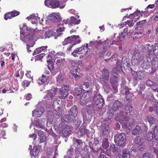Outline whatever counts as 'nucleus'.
Segmentation results:
<instances>
[{"instance_id": "5fc2aeb1", "label": "nucleus", "mask_w": 158, "mask_h": 158, "mask_svg": "<svg viewBox=\"0 0 158 158\" xmlns=\"http://www.w3.org/2000/svg\"><path fill=\"white\" fill-rule=\"evenodd\" d=\"M146 84L148 86H150L153 85H157V84L156 83L150 80H148L146 81Z\"/></svg>"}, {"instance_id": "423d86ee", "label": "nucleus", "mask_w": 158, "mask_h": 158, "mask_svg": "<svg viewBox=\"0 0 158 158\" xmlns=\"http://www.w3.org/2000/svg\"><path fill=\"white\" fill-rule=\"evenodd\" d=\"M88 44L86 43L83 45L81 47L75 49L71 54L74 57H78L80 54L85 55L88 51Z\"/></svg>"}, {"instance_id": "052dcab7", "label": "nucleus", "mask_w": 158, "mask_h": 158, "mask_svg": "<svg viewBox=\"0 0 158 158\" xmlns=\"http://www.w3.org/2000/svg\"><path fill=\"white\" fill-rule=\"evenodd\" d=\"M148 120L150 125H152L155 121L154 118L150 116L148 117Z\"/></svg>"}, {"instance_id": "338daca9", "label": "nucleus", "mask_w": 158, "mask_h": 158, "mask_svg": "<svg viewBox=\"0 0 158 158\" xmlns=\"http://www.w3.org/2000/svg\"><path fill=\"white\" fill-rule=\"evenodd\" d=\"M149 134L147 135L148 140L150 141L152 140L153 138V134L152 132L151 131L149 133Z\"/></svg>"}, {"instance_id": "9d476101", "label": "nucleus", "mask_w": 158, "mask_h": 158, "mask_svg": "<svg viewBox=\"0 0 158 158\" xmlns=\"http://www.w3.org/2000/svg\"><path fill=\"white\" fill-rule=\"evenodd\" d=\"M81 63V61H72L71 62V68L72 70H71V73L76 78L78 77L77 73L78 68H79V64Z\"/></svg>"}, {"instance_id": "4468645a", "label": "nucleus", "mask_w": 158, "mask_h": 158, "mask_svg": "<svg viewBox=\"0 0 158 158\" xmlns=\"http://www.w3.org/2000/svg\"><path fill=\"white\" fill-rule=\"evenodd\" d=\"M50 72L46 71L45 73L43 74L41 77L39 79L40 81L43 83L48 84L51 79L52 76L49 75Z\"/></svg>"}, {"instance_id": "79ce46f5", "label": "nucleus", "mask_w": 158, "mask_h": 158, "mask_svg": "<svg viewBox=\"0 0 158 158\" xmlns=\"http://www.w3.org/2000/svg\"><path fill=\"white\" fill-rule=\"evenodd\" d=\"M125 37V35L123 34V33L122 32L120 34H119L117 36V40L118 41H123Z\"/></svg>"}, {"instance_id": "a19ab883", "label": "nucleus", "mask_w": 158, "mask_h": 158, "mask_svg": "<svg viewBox=\"0 0 158 158\" xmlns=\"http://www.w3.org/2000/svg\"><path fill=\"white\" fill-rule=\"evenodd\" d=\"M122 156L123 157L129 158L130 156L129 152L127 149H125L123 151Z\"/></svg>"}, {"instance_id": "c9c22d12", "label": "nucleus", "mask_w": 158, "mask_h": 158, "mask_svg": "<svg viewBox=\"0 0 158 158\" xmlns=\"http://www.w3.org/2000/svg\"><path fill=\"white\" fill-rule=\"evenodd\" d=\"M38 38L40 39H45L47 38L45 32L41 30L39 31L38 33Z\"/></svg>"}, {"instance_id": "aec40b11", "label": "nucleus", "mask_w": 158, "mask_h": 158, "mask_svg": "<svg viewBox=\"0 0 158 158\" xmlns=\"http://www.w3.org/2000/svg\"><path fill=\"white\" fill-rule=\"evenodd\" d=\"M45 119L44 118H42L41 120L39 119L34 122V125L37 127L44 129L45 123Z\"/></svg>"}, {"instance_id": "e2e57ef3", "label": "nucleus", "mask_w": 158, "mask_h": 158, "mask_svg": "<svg viewBox=\"0 0 158 158\" xmlns=\"http://www.w3.org/2000/svg\"><path fill=\"white\" fill-rule=\"evenodd\" d=\"M135 58H137V61H138L139 64L143 61L144 59L143 57L141 56L140 55H138L137 56L135 55Z\"/></svg>"}, {"instance_id": "7ed1b4c3", "label": "nucleus", "mask_w": 158, "mask_h": 158, "mask_svg": "<svg viewBox=\"0 0 158 158\" xmlns=\"http://www.w3.org/2000/svg\"><path fill=\"white\" fill-rule=\"evenodd\" d=\"M67 20H64L60 24L58 28L55 29L54 28L45 31L47 38H49L52 36H54L55 38L56 39L57 37L60 36L62 34V32L64 30V27L63 26L64 23L66 24L69 23Z\"/></svg>"}, {"instance_id": "37998d69", "label": "nucleus", "mask_w": 158, "mask_h": 158, "mask_svg": "<svg viewBox=\"0 0 158 158\" xmlns=\"http://www.w3.org/2000/svg\"><path fill=\"white\" fill-rule=\"evenodd\" d=\"M144 141L143 139L142 138L139 136L137 137L135 139V142L136 144H141Z\"/></svg>"}, {"instance_id": "e433bc0d", "label": "nucleus", "mask_w": 158, "mask_h": 158, "mask_svg": "<svg viewBox=\"0 0 158 158\" xmlns=\"http://www.w3.org/2000/svg\"><path fill=\"white\" fill-rule=\"evenodd\" d=\"M70 43L73 44L72 36L70 37L69 36L65 39L64 41L62 43L63 45H68Z\"/></svg>"}, {"instance_id": "473e14b6", "label": "nucleus", "mask_w": 158, "mask_h": 158, "mask_svg": "<svg viewBox=\"0 0 158 158\" xmlns=\"http://www.w3.org/2000/svg\"><path fill=\"white\" fill-rule=\"evenodd\" d=\"M72 39L73 44L75 45L80 43L81 42V40L78 36L73 35L72 36Z\"/></svg>"}, {"instance_id": "f257e3e1", "label": "nucleus", "mask_w": 158, "mask_h": 158, "mask_svg": "<svg viewBox=\"0 0 158 158\" xmlns=\"http://www.w3.org/2000/svg\"><path fill=\"white\" fill-rule=\"evenodd\" d=\"M133 108L130 105H128L125 108L124 113L123 111L120 112L116 118L117 120H119V122L122 124V125L126 127L128 126V122L129 120V118L128 117L132 113V110Z\"/></svg>"}, {"instance_id": "5701e85b", "label": "nucleus", "mask_w": 158, "mask_h": 158, "mask_svg": "<svg viewBox=\"0 0 158 158\" xmlns=\"http://www.w3.org/2000/svg\"><path fill=\"white\" fill-rule=\"evenodd\" d=\"M78 113L77 107L76 106H74L71 108L69 112V115L71 117L72 120H73V119L76 116Z\"/></svg>"}, {"instance_id": "c03bdc74", "label": "nucleus", "mask_w": 158, "mask_h": 158, "mask_svg": "<svg viewBox=\"0 0 158 158\" xmlns=\"http://www.w3.org/2000/svg\"><path fill=\"white\" fill-rule=\"evenodd\" d=\"M114 42V40L110 38H108L105 41V44H107L106 46L108 45V46L113 44Z\"/></svg>"}, {"instance_id": "bb28decb", "label": "nucleus", "mask_w": 158, "mask_h": 158, "mask_svg": "<svg viewBox=\"0 0 158 158\" xmlns=\"http://www.w3.org/2000/svg\"><path fill=\"white\" fill-rule=\"evenodd\" d=\"M103 122L102 123L101 131H102L104 135H106L109 132L108 125Z\"/></svg>"}, {"instance_id": "680f3d73", "label": "nucleus", "mask_w": 158, "mask_h": 158, "mask_svg": "<svg viewBox=\"0 0 158 158\" xmlns=\"http://www.w3.org/2000/svg\"><path fill=\"white\" fill-rule=\"evenodd\" d=\"M139 35H142V33L141 32H138L135 34L133 37V39H136L140 38L141 36Z\"/></svg>"}, {"instance_id": "864d4df0", "label": "nucleus", "mask_w": 158, "mask_h": 158, "mask_svg": "<svg viewBox=\"0 0 158 158\" xmlns=\"http://www.w3.org/2000/svg\"><path fill=\"white\" fill-rule=\"evenodd\" d=\"M84 150L87 153H89L92 152V149L90 146L86 145L84 148Z\"/></svg>"}, {"instance_id": "393cba45", "label": "nucleus", "mask_w": 158, "mask_h": 158, "mask_svg": "<svg viewBox=\"0 0 158 158\" xmlns=\"http://www.w3.org/2000/svg\"><path fill=\"white\" fill-rule=\"evenodd\" d=\"M40 151V149L39 147L38 146L34 147L33 150L31 151L30 153L32 156L37 157Z\"/></svg>"}, {"instance_id": "f704fd0d", "label": "nucleus", "mask_w": 158, "mask_h": 158, "mask_svg": "<svg viewBox=\"0 0 158 158\" xmlns=\"http://www.w3.org/2000/svg\"><path fill=\"white\" fill-rule=\"evenodd\" d=\"M142 130L141 127L138 125H137L135 127V129L133 130L132 133L133 135H136L137 134H140L142 133Z\"/></svg>"}, {"instance_id": "bf43d9fd", "label": "nucleus", "mask_w": 158, "mask_h": 158, "mask_svg": "<svg viewBox=\"0 0 158 158\" xmlns=\"http://www.w3.org/2000/svg\"><path fill=\"white\" fill-rule=\"evenodd\" d=\"M154 136L156 140H158V130L157 129V127H156L154 131Z\"/></svg>"}, {"instance_id": "de8ad7c7", "label": "nucleus", "mask_w": 158, "mask_h": 158, "mask_svg": "<svg viewBox=\"0 0 158 158\" xmlns=\"http://www.w3.org/2000/svg\"><path fill=\"white\" fill-rule=\"evenodd\" d=\"M12 13L13 12H9L6 14L4 15V18L6 20H7L8 19H11L13 18Z\"/></svg>"}, {"instance_id": "20e7f679", "label": "nucleus", "mask_w": 158, "mask_h": 158, "mask_svg": "<svg viewBox=\"0 0 158 158\" xmlns=\"http://www.w3.org/2000/svg\"><path fill=\"white\" fill-rule=\"evenodd\" d=\"M22 31H21L20 39L23 42L27 44V49L28 52L30 53L31 52V49H30L33 47L34 44V41L33 40V37L30 34H26Z\"/></svg>"}, {"instance_id": "8fccbe9b", "label": "nucleus", "mask_w": 158, "mask_h": 158, "mask_svg": "<svg viewBox=\"0 0 158 158\" xmlns=\"http://www.w3.org/2000/svg\"><path fill=\"white\" fill-rule=\"evenodd\" d=\"M102 147L103 148L106 150L109 147V144L108 143L107 139H105V140L103 141L102 144Z\"/></svg>"}, {"instance_id": "0eeeda50", "label": "nucleus", "mask_w": 158, "mask_h": 158, "mask_svg": "<svg viewBox=\"0 0 158 158\" xmlns=\"http://www.w3.org/2000/svg\"><path fill=\"white\" fill-rule=\"evenodd\" d=\"M126 136L124 133H122L115 136L114 142L118 146H122L125 144Z\"/></svg>"}, {"instance_id": "b1692460", "label": "nucleus", "mask_w": 158, "mask_h": 158, "mask_svg": "<svg viewBox=\"0 0 158 158\" xmlns=\"http://www.w3.org/2000/svg\"><path fill=\"white\" fill-rule=\"evenodd\" d=\"M79 18V16H71L70 18V21L69 24V25L72 24H79L81 21L79 19H78Z\"/></svg>"}, {"instance_id": "ddd939ff", "label": "nucleus", "mask_w": 158, "mask_h": 158, "mask_svg": "<svg viewBox=\"0 0 158 158\" xmlns=\"http://www.w3.org/2000/svg\"><path fill=\"white\" fill-rule=\"evenodd\" d=\"M69 90V86L67 85H63L60 89V98L64 99L68 94V90Z\"/></svg>"}, {"instance_id": "c85d7f7f", "label": "nucleus", "mask_w": 158, "mask_h": 158, "mask_svg": "<svg viewBox=\"0 0 158 158\" xmlns=\"http://www.w3.org/2000/svg\"><path fill=\"white\" fill-rule=\"evenodd\" d=\"M132 73L134 77H136L137 76V77L139 79H142L144 77L143 74L141 72L139 71L137 73L133 71L132 72Z\"/></svg>"}, {"instance_id": "7c9ffc66", "label": "nucleus", "mask_w": 158, "mask_h": 158, "mask_svg": "<svg viewBox=\"0 0 158 158\" xmlns=\"http://www.w3.org/2000/svg\"><path fill=\"white\" fill-rule=\"evenodd\" d=\"M48 119L47 121V125L48 126H48L49 125L48 123L50 124H51L53 122V113L51 111H48Z\"/></svg>"}, {"instance_id": "f8f14e48", "label": "nucleus", "mask_w": 158, "mask_h": 158, "mask_svg": "<svg viewBox=\"0 0 158 158\" xmlns=\"http://www.w3.org/2000/svg\"><path fill=\"white\" fill-rule=\"evenodd\" d=\"M92 100H94L95 104L98 106V108L99 109H100L102 107L104 104V100L101 95L98 94L95 96L94 98H92Z\"/></svg>"}, {"instance_id": "3c124183", "label": "nucleus", "mask_w": 158, "mask_h": 158, "mask_svg": "<svg viewBox=\"0 0 158 158\" xmlns=\"http://www.w3.org/2000/svg\"><path fill=\"white\" fill-rule=\"evenodd\" d=\"M152 47L150 44H148L144 47L143 50L144 51H147L148 53H150L151 52Z\"/></svg>"}, {"instance_id": "58836bf2", "label": "nucleus", "mask_w": 158, "mask_h": 158, "mask_svg": "<svg viewBox=\"0 0 158 158\" xmlns=\"http://www.w3.org/2000/svg\"><path fill=\"white\" fill-rule=\"evenodd\" d=\"M153 47L152 51L155 55H158V43H156L152 45Z\"/></svg>"}, {"instance_id": "1a4fd4ad", "label": "nucleus", "mask_w": 158, "mask_h": 158, "mask_svg": "<svg viewBox=\"0 0 158 158\" xmlns=\"http://www.w3.org/2000/svg\"><path fill=\"white\" fill-rule=\"evenodd\" d=\"M47 46H42L38 48H36L33 53V55H35L42 52L41 54H40L37 56V57L40 59L43 58L45 55L44 52H47Z\"/></svg>"}, {"instance_id": "4d7b16f0", "label": "nucleus", "mask_w": 158, "mask_h": 158, "mask_svg": "<svg viewBox=\"0 0 158 158\" xmlns=\"http://www.w3.org/2000/svg\"><path fill=\"white\" fill-rule=\"evenodd\" d=\"M54 61L56 64H59L60 63H61L64 61L65 59H62L61 58H59L58 59H53Z\"/></svg>"}, {"instance_id": "13d9d810", "label": "nucleus", "mask_w": 158, "mask_h": 158, "mask_svg": "<svg viewBox=\"0 0 158 158\" xmlns=\"http://www.w3.org/2000/svg\"><path fill=\"white\" fill-rule=\"evenodd\" d=\"M132 64L134 65L139 64V62L137 60V58H135V56H133L132 58Z\"/></svg>"}, {"instance_id": "cd10ccee", "label": "nucleus", "mask_w": 158, "mask_h": 158, "mask_svg": "<svg viewBox=\"0 0 158 158\" xmlns=\"http://www.w3.org/2000/svg\"><path fill=\"white\" fill-rule=\"evenodd\" d=\"M20 28L21 29H23V31L26 30V31L32 32H33L35 31V30L31 28L30 27H27L26 25L24 23L20 26Z\"/></svg>"}, {"instance_id": "6ab92c4d", "label": "nucleus", "mask_w": 158, "mask_h": 158, "mask_svg": "<svg viewBox=\"0 0 158 158\" xmlns=\"http://www.w3.org/2000/svg\"><path fill=\"white\" fill-rule=\"evenodd\" d=\"M44 109L42 107L37 108L32 112L33 116L36 117H40L44 112Z\"/></svg>"}, {"instance_id": "69168bd1", "label": "nucleus", "mask_w": 158, "mask_h": 158, "mask_svg": "<svg viewBox=\"0 0 158 158\" xmlns=\"http://www.w3.org/2000/svg\"><path fill=\"white\" fill-rule=\"evenodd\" d=\"M143 158H153V156L149 153H146L143 155Z\"/></svg>"}, {"instance_id": "49530a36", "label": "nucleus", "mask_w": 158, "mask_h": 158, "mask_svg": "<svg viewBox=\"0 0 158 158\" xmlns=\"http://www.w3.org/2000/svg\"><path fill=\"white\" fill-rule=\"evenodd\" d=\"M51 60H48V59L47 60L48 63V69L50 71L52 70L54 68V66H53V65L52 64V63H51Z\"/></svg>"}, {"instance_id": "6e6d98bb", "label": "nucleus", "mask_w": 158, "mask_h": 158, "mask_svg": "<svg viewBox=\"0 0 158 158\" xmlns=\"http://www.w3.org/2000/svg\"><path fill=\"white\" fill-rule=\"evenodd\" d=\"M6 135L5 132L4 131L2 128L0 127V139L3 138L4 139H6L4 136Z\"/></svg>"}, {"instance_id": "603ef678", "label": "nucleus", "mask_w": 158, "mask_h": 158, "mask_svg": "<svg viewBox=\"0 0 158 158\" xmlns=\"http://www.w3.org/2000/svg\"><path fill=\"white\" fill-rule=\"evenodd\" d=\"M58 8H59L60 9H63L65 6V2H62L58 1Z\"/></svg>"}, {"instance_id": "2eb2a0df", "label": "nucleus", "mask_w": 158, "mask_h": 158, "mask_svg": "<svg viewBox=\"0 0 158 158\" xmlns=\"http://www.w3.org/2000/svg\"><path fill=\"white\" fill-rule=\"evenodd\" d=\"M141 16H142V14L140 11L137 10L134 13L130 14L128 16V18L131 19L133 22H135L139 19Z\"/></svg>"}, {"instance_id": "f03ea898", "label": "nucleus", "mask_w": 158, "mask_h": 158, "mask_svg": "<svg viewBox=\"0 0 158 158\" xmlns=\"http://www.w3.org/2000/svg\"><path fill=\"white\" fill-rule=\"evenodd\" d=\"M122 70L121 63L120 60H117V66L116 68L112 69V73L113 74V77L111 78L110 81L112 84L113 87L114 89V93H116L118 91L117 88V83L118 81V78L117 75V72H120Z\"/></svg>"}, {"instance_id": "4c0bfd02", "label": "nucleus", "mask_w": 158, "mask_h": 158, "mask_svg": "<svg viewBox=\"0 0 158 158\" xmlns=\"http://www.w3.org/2000/svg\"><path fill=\"white\" fill-rule=\"evenodd\" d=\"M118 56V54L117 53H115L114 55H112L111 56V57L110 58L108 59H105V60L106 62H109L110 61H113L114 60H119L121 62V60L119 59H118L117 58V57Z\"/></svg>"}, {"instance_id": "39448f33", "label": "nucleus", "mask_w": 158, "mask_h": 158, "mask_svg": "<svg viewBox=\"0 0 158 158\" xmlns=\"http://www.w3.org/2000/svg\"><path fill=\"white\" fill-rule=\"evenodd\" d=\"M64 122H62L58 127V130L61 135L67 136L72 132L71 128L68 125H64Z\"/></svg>"}, {"instance_id": "dca6fc26", "label": "nucleus", "mask_w": 158, "mask_h": 158, "mask_svg": "<svg viewBox=\"0 0 158 158\" xmlns=\"http://www.w3.org/2000/svg\"><path fill=\"white\" fill-rule=\"evenodd\" d=\"M45 5L48 7L52 8H58V1L55 0H45Z\"/></svg>"}, {"instance_id": "0e129e2a", "label": "nucleus", "mask_w": 158, "mask_h": 158, "mask_svg": "<svg viewBox=\"0 0 158 158\" xmlns=\"http://www.w3.org/2000/svg\"><path fill=\"white\" fill-rule=\"evenodd\" d=\"M30 82V81L25 80L22 83V85L24 87H27L29 85Z\"/></svg>"}, {"instance_id": "a878e982", "label": "nucleus", "mask_w": 158, "mask_h": 158, "mask_svg": "<svg viewBox=\"0 0 158 158\" xmlns=\"http://www.w3.org/2000/svg\"><path fill=\"white\" fill-rule=\"evenodd\" d=\"M38 134L39 136V139L40 143L44 142L46 139V137L43 131L40 130L38 131Z\"/></svg>"}, {"instance_id": "ea45409f", "label": "nucleus", "mask_w": 158, "mask_h": 158, "mask_svg": "<svg viewBox=\"0 0 158 158\" xmlns=\"http://www.w3.org/2000/svg\"><path fill=\"white\" fill-rule=\"evenodd\" d=\"M62 119L68 123L70 121L72 120L71 119V116L69 117L68 114L62 116Z\"/></svg>"}, {"instance_id": "412c9836", "label": "nucleus", "mask_w": 158, "mask_h": 158, "mask_svg": "<svg viewBox=\"0 0 158 158\" xmlns=\"http://www.w3.org/2000/svg\"><path fill=\"white\" fill-rule=\"evenodd\" d=\"M29 20H31L33 24H36L40 20V18L38 16H35V14H32L26 18Z\"/></svg>"}, {"instance_id": "9b49d317", "label": "nucleus", "mask_w": 158, "mask_h": 158, "mask_svg": "<svg viewBox=\"0 0 158 158\" xmlns=\"http://www.w3.org/2000/svg\"><path fill=\"white\" fill-rule=\"evenodd\" d=\"M65 54L62 52H59L56 53L55 51H52L50 52L47 56V58L48 60H52L53 59H58L60 57L64 56Z\"/></svg>"}, {"instance_id": "09e8293b", "label": "nucleus", "mask_w": 158, "mask_h": 158, "mask_svg": "<svg viewBox=\"0 0 158 158\" xmlns=\"http://www.w3.org/2000/svg\"><path fill=\"white\" fill-rule=\"evenodd\" d=\"M6 121V118H4L2 119L0 121V123L1 124V126L3 127H7L8 125L5 122V121Z\"/></svg>"}, {"instance_id": "2f4dec72", "label": "nucleus", "mask_w": 158, "mask_h": 158, "mask_svg": "<svg viewBox=\"0 0 158 158\" xmlns=\"http://www.w3.org/2000/svg\"><path fill=\"white\" fill-rule=\"evenodd\" d=\"M58 104L57 101H54L53 102L52 104V107L54 109L56 108V106H57V108L58 109V111L57 113V114L56 115V118H58L59 117L61 114V111L60 109V108L59 106H58Z\"/></svg>"}, {"instance_id": "4be33fe9", "label": "nucleus", "mask_w": 158, "mask_h": 158, "mask_svg": "<svg viewBox=\"0 0 158 158\" xmlns=\"http://www.w3.org/2000/svg\"><path fill=\"white\" fill-rule=\"evenodd\" d=\"M89 131L87 129L84 125H82L80 127L79 131L78 133V136L80 137L82 135H84L87 133Z\"/></svg>"}, {"instance_id": "a18cd8bd", "label": "nucleus", "mask_w": 158, "mask_h": 158, "mask_svg": "<svg viewBox=\"0 0 158 158\" xmlns=\"http://www.w3.org/2000/svg\"><path fill=\"white\" fill-rule=\"evenodd\" d=\"M57 81L60 83H62L64 80V75L63 74L60 73L56 78Z\"/></svg>"}, {"instance_id": "a211bd4d", "label": "nucleus", "mask_w": 158, "mask_h": 158, "mask_svg": "<svg viewBox=\"0 0 158 158\" xmlns=\"http://www.w3.org/2000/svg\"><path fill=\"white\" fill-rule=\"evenodd\" d=\"M56 90V88H54L51 90L48 91L47 94L44 97V99L46 100L52 99L55 96Z\"/></svg>"}, {"instance_id": "774afa93", "label": "nucleus", "mask_w": 158, "mask_h": 158, "mask_svg": "<svg viewBox=\"0 0 158 158\" xmlns=\"http://www.w3.org/2000/svg\"><path fill=\"white\" fill-rule=\"evenodd\" d=\"M81 93V90H76L74 93V95L76 97L79 96Z\"/></svg>"}, {"instance_id": "f3484780", "label": "nucleus", "mask_w": 158, "mask_h": 158, "mask_svg": "<svg viewBox=\"0 0 158 158\" xmlns=\"http://www.w3.org/2000/svg\"><path fill=\"white\" fill-rule=\"evenodd\" d=\"M49 18L52 22H56L61 20L60 15L58 12L52 13L50 15Z\"/></svg>"}, {"instance_id": "72a5a7b5", "label": "nucleus", "mask_w": 158, "mask_h": 158, "mask_svg": "<svg viewBox=\"0 0 158 158\" xmlns=\"http://www.w3.org/2000/svg\"><path fill=\"white\" fill-rule=\"evenodd\" d=\"M122 105V104L119 101H115L113 104L112 109L114 111L116 110Z\"/></svg>"}, {"instance_id": "6e6552de", "label": "nucleus", "mask_w": 158, "mask_h": 158, "mask_svg": "<svg viewBox=\"0 0 158 158\" xmlns=\"http://www.w3.org/2000/svg\"><path fill=\"white\" fill-rule=\"evenodd\" d=\"M91 95V92L90 91H88L84 93L80 98V104L81 105L85 104L91 101L92 99Z\"/></svg>"}, {"instance_id": "c756f323", "label": "nucleus", "mask_w": 158, "mask_h": 158, "mask_svg": "<svg viewBox=\"0 0 158 158\" xmlns=\"http://www.w3.org/2000/svg\"><path fill=\"white\" fill-rule=\"evenodd\" d=\"M102 77L106 80H108L109 78V73L107 69H104L102 72Z\"/></svg>"}]
</instances>
